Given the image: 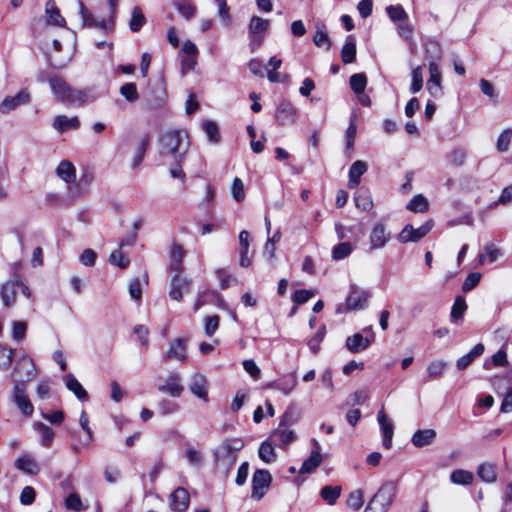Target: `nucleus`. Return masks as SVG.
I'll list each match as a JSON object with an SVG mask.
<instances>
[{
  "mask_svg": "<svg viewBox=\"0 0 512 512\" xmlns=\"http://www.w3.org/2000/svg\"><path fill=\"white\" fill-rule=\"evenodd\" d=\"M56 174L66 183H72L76 178V169L70 161L63 160L57 166Z\"/></svg>",
  "mask_w": 512,
  "mask_h": 512,
  "instance_id": "f704fd0d",
  "label": "nucleus"
},
{
  "mask_svg": "<svg viewBox=\"0 0 512 512\" xmlns=\"http://www.w3.org/2000/svg\"><path fill=\"white\" fill-rule=\"evenodd\" d=\"M353 251V246L350 242H342L337 244L332 249V258L336 261L347 258Z\"/></svg>",
  "mask_w": 512,
  "mask_h": 512,
  "instance_id": "c03bdc74",
  "label": "nucleus"
},
{
  "mask_svg": "<svg viewBox=\"0 0 512 512\" xmlns=\"http://www.w3.org/2000/svg\"><path fill=\"white\" fill-rule=\"evenodd\" d=\"M392 234L383 222H376L368 237V251L382 250L390 242Z\"/></svg>",
  "mask_w": 512,
  "mask_h": 512,
  "instance_id": "423d86ee",
  "label": "nucleus"
},
{
  "mask_svg": "<svg viewBox=\"0 0 512 512\" xmlns=\"http://www.w3.org/2000/svg\"><path fill=\"white\" fill-rule=\"evenodd\" d=\"M158 391L171 397H180L184 391L179 374L171 372L165 379V383L158 386Z\"/></svg>",
  "mask_w": 512,
  "mask_h": 512,
  "instance_id": "dca6fc26",
  "label": "nucleus"
},
{
  "mask_svg": "<svg viewBox=\"0 0 512 512\" xmlns=\"http://www.w3.org/2000/svg\"><path fill=\"white\" fill-rule=\"evenodd\" d=\"M270 26L268 19H263L259 16H252L248 24V33L250 36V48L252 51L258 49L265 38V34Z\"/></svg>",
  "mask_w": 512,
  "mask_h": 512,
  "instance_id": "39448f33",
  "label": "nucleus"
},
{
  "mask_svg": "<svg viewBox=\"0 0 512 512\" xmlns=\"http://www.w3.org/2000/svg\"><path fill=\"white\" fill-rule=\"evenodd\" d=\"M355 205L362 211H370L373 207V201L370 193L360 192L354 197Z\"/></svg>",
  "mask_w": 512,
  "mask_h": 512,
  "instance_id": "de8ad7c7",
  "label": "nucleus"
},
{
  "mask_svg": "<svg viewBox=\"0 0 512 512\" xmlns=\"http://www.w3.org/2000/svg\"><path fill=\"white\" fill-rule=\"evenodd\" d=\"M478 476L485 482H493L496 480L495 466L490 463L481 464L477 471Z\"/></svg>",
  "mask_w": 512,
  "mask_h": 512,
  "instance_id": "49530a36",
  "label": "nucleus"
},
{
  "mask_svg": "<svg viewBox=\"0 0 512 512\" xmlns=\"http://www.w3.org/2000/svg\"><path fill=\"white\" fill-rule=\"evenodd\" d=\"M396 492L397 486L393 481L384 482L368 502L364 512H387Z\"/></svg>",
  "mask_w": 512,
  "mask_h": 512,
  "instance_id": "20e7f679",
  "label": "nucleus"
},
{
  "mask_svg": "<svg viewBox=\"0 0 512 512\" xmlns=\"http://www.w3.org/2000/svg\"><path fill=\"white\" fill-rule=\"evenodd\" d=\"M81 122L77 116L68 117L58 115L54 118L52 127L59 133H65L69 130L79 129Z\"/></svg>",
  "mask_w": 512,
  "mask_h": 512,
  "instance_id": "b1692460",
  "label": "nucleus"
},
{
  "mask_svg": "<svg viewBox=\"0 0 512 512\" xmlns=\"http://www.w3.org/2000/svg\"><path fill=\"white\" fill-rule=\"evenodd\" d=\"M436 438V431L434 429H423L417 430L411 439L412 444L421 448L427 445H430L434 439Z\"/></svg>",
  "mask_w": 512,
  "mask_h": 512,
  "instance_id": "2f4dec72",
  "label": "nucleus"
},
{
  "mask_svg": "<svg viewBox=\"0 0 512 512\" xmlns=\"http://www.w3.org/2000/svg\"><path fill=\"white\" fill-rule=\"evenodd\" d=\"M36 375L37 370L33 360L24 356L17 361L12 377L15 384L23 383L26 385V382L32 380Z\"/></svg>",
  "mask_w": 512,
  "mask_h": 512,
  "instance_id": "0eeeda50",
  "label": "nucleus"
},
{
  "mask_svg": "<svg viewBox=\"0 0 512 512\" xmlns=\"http://www.w3.org/2000/svg\"><path fill=\"white\" fill-rule=\"evenodd\" d=\"M480 279H481L480 273H476V272L470 273L466 277V279L464 280V282L462 284V290L464 292L471 291L472 289H474L478 285Z\"/></svg>",
  "mask_w": 512,
  "mask_h": 512,
  "instance_id": "774afa93",
  "label": "nucleus"
},
{
  "mask_svg": "<svg viewBox=\"0 0 512 512\" xmlns=\"http://www.w3.org/2000/svg\"><path fill=\"white\" fill-rule=\"evenodd\" d=\"M367 164L364 161L357 160L355 161L350 169H349V180L348 186L350 188H355L360 183L361 176L367 171Z\"/></svg>",
  "mask_w": 512,
  "mask_h": 512,
  "instance_id": "473e14b6",
  "label": "nucleus"
},
{
  "mask_svg": "<svg viewBox=\"0 0 512 512\" xmlns=\"http://www.w3.org/2000/svg\"><path fill=\"white\" fill-rule=\"evenodd\" d=\"M512 139V130L505 129L498 137L496 148L499 152H506Z\"/></svg>",
  "mask_w": 512,
  "mask_h": 512,
  "instance_id": "4d7b16f0",
  "label": "nucleus"
},
{
  "mask_svg": "<svg viewBox=\"0 0 512 512\" xmlns=\"http://www.w3.org/2000/svg\"><path fill=\"white\" fill-rule=\"evenodd\" d=\"M429 74L430 77L427 81V90L431 96L435 98L440 97L443 94L441 86V72L435 61L429 62Z\"/></svg>",
  "mask_w": 512,
  "mask_h": 512,
  "instance_id": "a211bd4d",
  "label": "nucleus"
},
{
  "mask_svg": "<svg viewBox=\"0 0 512 512\" xmlns=\"http://www.w3.org/2000/svg\"><path fill=\"white\" fill-rule=\"evenodd\" d=\"M297 110L289 101H281L276 109L275 118L280 125L293 124L296 120Z\"/></svg>",
  "mask_w": 512,
  "mask_h": 512,
  "instance_id": "f3484780",
  "label": "nucleus"
},
{
  "mask_svg": "<svg viewBox=\"0 0 512 512\" xmlns=\"http://www.w3.org/2000/svg\"><path fill=\"white\" fill-rule=\"evenodd\" d=\"M271 482L272 476L268 470L257 469L252 476L251 497L255 500H261L270 487Z\"/></svg>",
  "mask_w": 512,
  "mask_h": 512,
  "instance_id": "1a4fd4ad",
  "label": "nucleus"
},
{
  "mask_svg": "<svg viewBox=\"0 0 512 512\" xmlns=\"http://www.w3.org/2000/svg\"><path fill=\"white\" fill-rule=\"evenodd\" d=\"M244 447L241 438H229L224 440L215 449V463L219 471L227 476L238 459V452Z\"/></svg>",
  "mask_w": 512,
  "mask_h": 512,
  "instance_id": "f03ea898",
  "label": "nucleus"
},
{
  "mask_svg": "<svg viewBox=\"0 0 512 512\" xmlns=\"http://www.w3.org/2000/svg\"><path fill=\"white\" fill-rule=\"evenodd\" d=\"M147 145H148V140L147 139H143L139 143V145H138V147H137V149L135 151V155L133 156V159H132V163H131V167L132 168L137 167L143 161Z\"/></svg>",
  "mask_w": 512,
  "mask_h": 512,
  "instance_id": "0e129e2a",
  "label": "nucleus"
},
{
  "mask_svg": "<svg viewBox=\"0 0 512 512\" xmlns=\"http://www.w3.org/2000/svg\"><path fill=\"white\" fill-rule=\"evenodd\" d=\"M434 221L428 220L418 228H414L412 225L407 224L401 230L397 236V240L400 243L418 242L425 237L433 228Z\"/></svg>",
  "mask_w": 512,
  "mask_h": 512,
  "instance_id": "6e6552de",
  "label": "nucleus"
},
{
  "mask_svg": "<svg viewBox=\"0 0 512 512\" xmlns=\"http://www.w3.org/2000/svg\"><path fill=\"white\" fill-rule=\"evenodd\" d=\"M374 341V335L371 338L364 337L361 333H356L346 339L345 346L351 353H358L366 350Z\"/></svg>",
  "mask_w": 512,
  "mask_h": 512,
  "instance_id": "4be33fe9",
  "label": "nucleus"
},
{
  "mask_svg": "<svg viewBox=\"0 0 512 512\" xmlns=\"http://www.w3.org/2000/svg\"><path fill=\"white\" fill-rule=\"evenodd\" d=\"M50 88L55 96V98L63 103L67 104V98H70L71 93L73 92L74 87L69 85L62 77L60 76H52L49 79Z\"/></svg>",
  "mask_w": 512,
  "mask_h": 512,
  "instance_id": "4468645a",
  "label": "nucleus"
},
{
  "mask_svg": "<svg viewBox=\"0 0 512 512\" xmlns=\"http://www.w3.org/2000/svg\"><path fill=\"white\" fill-rule=\"evenodd\" d=\"M146 18L140 7L135 6L132 10L131 19L129 21V28L133 32L139 31L145 24Z\"/></svg>",
  "mask_w": 512,
  "mask_h": 512,
  "instance_id": "a19ab883",
  "label": "nucleus"
},
{
  "mask_svg": "<svg viewBox=\"0 0 512 512\" xmlns=\"http://www.w3.org/2000/svg\"><path fill=\"white\" fill-rule=\"evenodd\" d=\"M412 76V82L410 86L411 93L415 94L419 92L423 87V72L422 67L417 66L412 70L411 73Z\"/></svg>",
  "mask_w": 512,
  "mask_h": 512,
  "instance_id": "3c124183",
  "label": "nucleus"
},
{
  "mask_svg": "<svg viewBox=\"0 0 512 512\" xmlns=\"http://www.w3.org/2000/svg\"><path fill=\"white\" fill-rule=\"evenodd\" d=\"M19 287L20 281L18 280H9L1 286L0 298L5 307L9 308L15 304Z\"/></svg>",
  "mask_w": 512,
  "mask_h": 512,
  "instance_id": "6ab92c4d",
  "label": "nucleus"
},
{
  "mask_svg": "<svg viewBox=\"0 0 512 512\" xmlns=\"http://www.w3.org/2000/svg\"><path fill=\"white\" fill-rule=\"evenodd\" d=\"M313 42L317 47H325L326 50H330L331 41L326 26L323 23L316 24V33L313 37Z\"/></svg>",
  "mask_w": 512,
  "mask_h": 512,
  "instance_id": "58836bf2",
  "label": "nucleus"
},
{
  "mask_svg": "<svg viewBox=\"0 0 512 512\" xmlns=\"http://www.w3.org/2000/svg\"><path fill=\"white\" fill-rule=\"evenodd\" d=\"M45 13L48 17V24L55 25L58 27H64L66 21L64 17L60 14L59 9L56 6V3L53 0H49L45 5Z\"/></svg>",
  "mask_w": 512,
  "mask_h": 512,
  "instance_id": "72a5a7b5",
  "label": "nucleus"
},
{
  "mask_svg": "<svg viewBox=\"0 0 512 512\" xmlns=\"http://www.w3.org/2000/svg\"><path fill=\"white\" fill-rule=\"evenodd\" d=\"M203 130L206 133L210 142L217 143L219 141L220 135L216 123L212 121L204 122Z\"/></svg>",
  "mask_w": 512,
  "mask_h": 512,
  "instance_id": "bf43d9fd",
  "label": "nucleus"
},
{
  "mask_svg": "<svg viewBox=\"0 0 512 512\" xmlns=\"http://www.w3.org/2000/svg\"><path fill=\"white\" fill-rule=\"evenodd\" d=\"M326 329L325 326L322 325L316 334L308 341V346L313 353H317L320 348V343L325 337Z\"/></svg>",
  "mask_w": 512,
  "mask_h": 512,
  "instance_id": "680f3d73",
  "label": "nucleus"
},
{
  "mask_svg": "<svg viewBox=\"0 0 512 512\" xmlns=\"http://www.w3.org/2000/svg\"><path fill=\"white\" fill-rule=\"evenodd\" d=\"M63 381L67 389L71 391L79 400H88L87 391L83 388L81 383L72 374H66L63 377Z\"/></svg>",
  "mask_w": 512,
  "mask_h": 512,
  "instance_id": "7c9ffc66",
  "label": "nucleus"
},
{
  "mask_svg": "<svg viewBox=\"0 0 512 512\" xmlns=\"http://www.w3.org/2000/svg\"><path fill=\"white\" fill-rule=\"evenodd\" d=\"M107 1L109 6V14L107 16L96 15L82 1H78V15L82 28L94 29L104 35L113 33L118 0Z\"/></svg>",
  "mask_w": 512,
  "mask_h": 512,
  "instance_id": "f257e3e1",
  "label": "nucleus"
},
{
  "mask_svg": "<svg viewBox=\"0 0 512 512\" xmlns=\"http://www.w3.org/2000/svg\"><path fill=\"white\" fill-rule=\"evenodd\" d=\"M447 367V363L444 361L436 360L431 362L427 367V373L432 379L439 378Z\"/></svg>",
  "mask_w": 512,
  "mask_h": 512,
  "instance_id": "6e6d98bb",
  "label": "nucleus"
},
{
  "mask_svg": "<svg viewBox=\"0 0 512 512\" xmlns=\"http://www.w3.org/2000/svg\"><path fill=\"white\" fill-rule=\"evenodd\" d=\"M95 100V96L91 93V89H77L74 88L73 92L70 95V98H67L68 106L73 107H81L86 103L92 102Z\"/></svg>",
  "mask_w": 512,
  "mask_h": 512,
  "instance_id": "bb28decb",
  "label": "nucleus"
},
{
  "mask_svg": "<svg viewBox=\"0 0 512 512\" xmlns=\"http://www.w3.org/2000/svg\"><path fill=\"white\" fill-rule=\"evenodd\" d=\"M356 57V42L352 35L346 37V42L341 50V58L343 63H352Z\"/></svg>",
  "mask_w": 512,
  "mask_h": 512,
  "instance_id": "4c0bfd02",
  "label": "nucleus"
},
{
  "mask_svg": "<svg viewBox=\"0 0 512 512\" xmlns=\"http://www.w3.org/2000/svg\"><path fill=\"white\" fill-rule=\"evenodd\" d=\"M232 197L237 202H242L245 199L244 184L240 178H235L231 188Z\"/></svg>",
  "mask_w": 512,
  "mask_h": 512,
  "instance_id": "e2e57ef3",
  "label": "nucleus"
},
{
  "mask_svg": "<svg viewBox=\"0 0 512 512\" xmlns=\"http://www.w3.org/2000/svg\"><path fill=\"white\" fill-rule=\"evenodd\" d=\"M312 450L310 456L303 462L300 473H311L313 472L323 461L321 454V445L316 439L311 440Z\"/></svg>",
  "mask_w": 512,
  "mask_h": 512,
  "instance_id": "2eb2a0df",
  "label": "nucleus"
},
{
  "mask_svg": "<svg viewBox=\"0 0 512 512\" xmlns=\"http://www.w3.org/2000/svg\"><path fill=\"white\" fill-rule=\"evenodd\" d=\"M377 421L383 433V446L389 449L392 445V438L394 434V426L392 421L388 418L383 410L377 414Z\"/></svg>",
  "mask_w": 512,
  "mask_h": 512,
  "instance_id": "5701e85b",
  "label": "nucleus"
},
{
  "mask_svg": "<svg viewBox=\"0 0 512 512\" xmlns=\"http://www.w3.org/2000/svg\"><path fill=\"white\" fill-rule=\"evenodd\" d=\"M186 341L181 338L175 339L168 349V351L164 355V359H177L181 362L186 360Z\"/></svg>",
  "mask_w": 512,
  "mask_h": 512,
  "instance_id": "c756f323",
  "label": "nucleus"
},
{
  "mask_svg": "<svg viewBox=\"0 0 512 512\" xmlns=\"http://www.w3.org/2000/svg\"><path fill=\"white\" fill-rule=\"evenodd\" d=\"M349 83H350V87H351L352 91L355 94L360 95V94H363V92L366 88L367 77L364 73H356L350 77Z\"/></svg>",
  "mask_w": 512,
  "mask_h": 512,
  "instance_id": "79ce46f5",
  "label": "nucleus"
},
{
  "mask_svg": "<svg viewBox=\"0 0 512 512\" xmlns=\"http://www.w3.org/2000/svg\"><path fill=\"white\" fill-rule=\"evenodd\" d=\"M484 350H485V348H484L483 344L479 343V344L475 345L470 352L463 355L462 357H460L457 360V362H456L457 368L459 370L466 369L475 358L481 356L484 353Z\"/></svg>",
  "mask_w": 512,
  "mask_h": 512,
  "instance_id": "c9c22d12",
  "label": "nucleus"
},
{
  "mask_svg": "<svg viewBox=\"0 0 512 512\" xmlns=\"http://www.w3.org/2000/svg\"><path fill=\"white\" fill-rule=\"evenodd\" d=\"M186 135L180 131H167L160 139V153L171 156L175 161H182L188 150Z\"/></svg>",
  "mask_w": 512,
  "mask_h": 512,
  "instance_id": "7ed1b4c3",
  "label": "nucleus"
},
{
  "mask_svg": "<svg viewBox=\"0 0 512 512\" xmlns=\"http://www.w3.org/2000/svg\"><path fill=\"white\" fill-rule=\"evenodd\" d=\"M428 206L429 205L427 199L423 195L418 194L410 200L407 205V209L413 212L422 213L428 209Z\"/></svg>",
  "mask_w": 512,
  "mask_h": 512,
  "instance_id": "09e8293b",
  "label": "nucleus"
},
{
  "mask_svg": "<svg viewBox=\"0 0 512 512\" xmlns=\"http://www.w3.org/2000/svg\"><path fill=\"white\" fill-rule=\"evenodd\" d=\"M356 133H357L356 117L352 116L350 119L349 126L346 130V146L350 150L353 149Z\"/></svg>",
  "mask_w": 512,
  "mask_h": 512,
  "instance_id": "052dcab7",
  "label": "nucleus"
},
{
  "mask_svg": "<svg viewBox=\"0 0 512 512\" xmlns=\"http://www.w3.org/2000/svg\"><path fill=\"white\" fill-rule=\"evenodd\" d=\"M371 293L355 284L350 286L349 294L346 298L347 310H363L368 306Z\"/></svg>",
  "mask_w": 512,
  "mask_h": 512,
  "instance_id": "9d476101",
  "label": "nucleus"
},
{
  "mask_svg": "<svg viewBox=\"0 0 512 512\" xmlns=\"http://www.w3.org/2000/svg\"><path fill=\"white\" fill-rule=\"evenodd\" d=\"M467 310V304L462 297H457L451 309V319L457 321L461 319Z\"/></svg>",
  "mask_w": 512,
  "mask_h": 512,
  "instance_id": "603ef678",
  "label": "nucleus"
},
{
  "mask_svg": "<svg viewBox=\"0 0 512 512\" xmlns=\"http://www.w3.org/2000/svg\"><path fill=\"white\" fill-rule=\"evenodd\" d=\"M109 262L112 264V265H115V266H118L119 268H126L128 265H129V259L123 254V252L118 249V250H115L113 251L111 254H110V257H109Z\"/></svg>",
  "mask_w": 512,
  "mask_h": 512,
  "instance_id": "13d9d810",
  "label": "nucleus"
},
{
  "mask_svg": "<svg viewBox=\"0 0 512 512\" xmlns=\"http://www.w3.org/2000/svg\"><path fill=\"white\" fill-rule=\"evenodd\" d=\"M185 256V250L182 245L174 243L171 245L169 250V270L175 274H181L183 270V258Z\"/></svg>",
  "mask_w": 512,
  "mask_h": 512,
  "instance_id": "412c9836",
  "label": "nucleus"
},
{
  "mask_svg": "<svg viewBox=\"0 0 512 512\" xmlns=\"http://www.w3.org/2000/svg\"><path fill=\"white\" fill-rule=\"evenodd\" d=\"M340 494H341L340 486H324L320 491V495H321L322 499L329 505L335 504V502L339 498Z\"/></svg>",
  "mask_w": 512,
  "mask_h": 512,
  "instance_id": "37998d69",
  "label": "nucleus"
},
{
  "mask_svg": "<svg viewBox=\"0 0 512 512\" xmlns=\"http://www.w3.org/2000/svg\"><path fill=\"white\" fill-rule=\"evenodd\" d=\"M189 389L191 393L196 397L203 400L204 402H208V385L204 375L200 373H194L191 376Z\"/></svg>",
  "mask_w": 512,
  "mask_h": 512,
  "instance_id": "aec40b11",
  "label": "nucleus"
},
{
  "mask_svg": "<svg viewBox=\"0 0 512 512\" xmlns=\"http://www.w3.org/2000/svg\"><path fill=\"white\" fill-rule=\"evenodd\" d=\"M258 455L263 462L268 464L276 461L277 457L273 444L268 440L261 443Z\"/></svg>",
  "mask_w": 512,
  "mask_h": 512,
  "instance_id": "ea45409f",
  "label": "nucleus"
},
{
  "mask_svg": "<svg viewBox=\"0 0 512 512\" xmlns=\"http://www.w3.org/2000/svg\"><path fill=\"white\" fill-rule=\"evenodd\" d=\"M426 58L430 61H435L440 58V46L435 41H430L425 46Z\"/></svg>",
  "mask_w": 512,
  "mask_h": 512,
  "instance_id": "69168bd1",
  "label": "nucleus"
},
{
  "mask_svg": "<svg viewBox=\"0 0 512 512\" xmlns=\"http://www.w3.org/2000/svg\"><path fill=\"white\" fill-rule=\"evenodd\" d=\"M450 480L454 484L469 485L473 481V474L462 469L454 470L450 475Z\"/></svg>",
  "mask_w": 512,
  "mask_h": 512,
  "instance_id": "a18cd8bd",
  "label": "nucleus"
},
{
  "mask_svg": "<svg viewBox=\"0 0 512 512\" xmlns=\"http://www.w3.org/2000/svg\"><path fill=\"white\" fill-rule=\"evenodd\" d=\"M364 503L363 491L358 489L350 493L347 499V505L349 508L358 511Z\"/></svg>",
  "mask_w": 512,
  "mask_h": 512,
  "instance_id": "864d4df0",
  "label": "nucleus"
},
{
  "mask_svg": "<svg viewBox=\"0 0 512 512\" xmlns=\"http://www.w3.org/2000/svg\"><path fill=\"white\" fill-rule=\"evenodd\" d=\"M15 467L29 475H37L40 472L38 462L31 455L25 454L15 461Z\"/></svg>",
  "mask_w": 512,
  "mask_h": 512,
  "instance_id": "c85d7f7f",
  "label": "nucleus"
},
{
  "mask_svg": "<svg viewBox=\"0 0 512 512\" xmlns=\"http://www.w3.org/2000/svg\"><path fill=\"white\" fill-rule=\"evenodd\" d=\"M30 100V93L27 90H21L15 96H8L1 101L0 113L9 114L19 106L28 104Z\"/></svg>",
  "mask_w": 512,
  "mask_h": 512,
  "instance_id": "f8f14e48",
  "label": "nucleus"
},
{
  "mask_svg": "<svg viewBox=\"0 0 512 512\" xmlns=\"http://www.w3.org/2000/svg\"><path fill=\"white\" fill-rule=\"evenodd\" d=\"M12 398L14 403L25 416H31L33 414L34 407L28 398L25 384H15Z\"/></svg>",
  "mask_w": 512,
  "mask_h": 512,
  "instance_id": "ddd939ff",
  "label": "nucleus"
},
{
  "mask_svg": "<svg viewBox=\"0 0 512 512\" xmlns=\"http://www.w3.org/2000/svg\"><path fill=\"white\" fill-rule=\"evenodd\" d=\"M189 499L188 491L179 487L170 496V506L176 512H185L189 505Z\"/></svg>",
  "mask_w": 512,
  "mask_h": 512,
  "instance_id": "a878e982",
  "label": "nucleus"
},
{
  "mask_svg": "<svg viewBox=\"0 0 512 512\" xmlns=\"http://www.w3.org/2000/svg\"><path fill=\"white\" fill-rule=\"evenodd\" d=\"M271 437L279 447H285L295 440L294 432L286 427L284 420H282L278 427L272 432Z\"/></svg>",
  "mask_w": 512,
  "mask_h": 512,
  "instance_id": "393cba45",
  "label": "nucleus"
},
{
  "mask_svg": "<svg viewBox=\"0 0 512 512\" xmlns=\"http://www.w3.org/2000/svg\"><path fill=\"white\" fill-rule=\"evenodd\" d=\"M33 428L41 434L39 440L40 444L46 448L50 447L55 437V433L52 428L42 422L34 423Z\"/></svg>",
  "mask_w": 512,
  "mask_h": 512,
  "instance_id": "e433bc0d",
  "label": "nucleus"
},
{
  "mask_svg": "<svg viewBox=\"0 0 512 512\" xmlns=\"http://www.w3.org/2000/svg\"><path fill=\"white\" fill-rule=\"evenodd\" d=\"M386 12L393 22H400L408 19V15L401 5H390L386 8Z\"/></svg>",
  "mask_w": 512,
  "mask_h": 512,
  "instance_id": "8fccbe9b",
  "label": "nucleus"
},
{
  "mask_svg": "<svg viewBox=\"0 0 512 512\" xmlns=\"http://www.w3.org/2000/svg\"><path fill=\"white\" fill-rule=\"evenodd\" d=\"M120 94L129 102H134L139 98L136 84L133 82L121 86Z\"/></svg>",
  "mask_w": 512,
  "mask_h": 512,
  "instance_id": "5fc2aeb1",
  "label": "nucleus"
},
{
  "mask_svg": "<svg viewBox=\"0 0 512 512\" xmlns=\"http://www.w3.org/2000/svg\"><path fill=\"white\" fill-rule=\"evenodd\" d=\"M191 280L181 274H174L170 282L169 296L172 300L181 302L184 293H188L191 289Z\"/></svg>",
  "mask_w": 512,
  "mask_h": 512,
  "instance_id": "9b49d317",
  "label": "nucleus"
},
{
  "mask_svg": "<svg viewBox=\"0 0 512 512\" xmlns=\"http://www.w3.org/2000/svg\"><path fill=\"white\" fill-rule=\"evenodd\" d=\"M297 379L294 376L283 377L277 381L267 383L264 388L279 390L284 395H290L297 386Z\"/></svg>",
  "mask_w": 512,
  "mask_h": 512,
  "instance_id": "cd10ccee",
  "label": "nucleus"
},
{
  "mask_svg": "<svg viewBox=\"0 0 512 512\" xmlns=\"http://www.w3.org/2000/svg\"><path fill=\"white\" fill-rule=\"evenodd\" d=\"M484 250L490 262H495L504 255L503 250L493 243L487 244Z\"/></svg>",
  "mask_w": 512,
  "mask_h": 512,
  "instance_id": "338daca9",
  "label": "nucleus"
}]
</instances>
